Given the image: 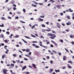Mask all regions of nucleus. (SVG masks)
I'll use <instances>...</instances> for the list:
<instances>
[{"mask_svg":"<svg viewBox=\"0 0 74 74\" xmlns=\"http://www.w3.org/2000/svg\"><path fill=\"white\" fill-rule=\"evenodd\" d=\"M48 35L51 36L50 38L52 39H53L55 38H56V35L55 34H52V33H49L48 34Z\"/></svg>","mask_w":74,"mask_h":74,"instance_id":"f257e3e1","label":"nucleus"},{"mask_svg":"<svg viewBox=\"0 0 74 74\" xmlns=\"http://www.w3.org/2000/svg\"><path fill=\"white\" fill-rule=\"evenodd\" d=\"M3 71L4 74H6L7 71H8V70L6 69H3Z\"/></svg>","mask_w":74,"mask_h":74,"instance_id":"f03ea898","label":"nucleus"},{"mask_svg":"<svg viewBox=\"0 0 74 74\" xmlns=\"http://www.w3.org/2000/svg\"><path fill=\"white\" fill-rule=\"evenodd\" d=\"M51 42L53 43V44H54V45L56 46V47H58V44H57V43H56L54 41H53L52 40H51Z\"/></svg>","mask_w":74,"mask_h":74,"instance_id":"7ed1b4c3","label":"nucleus"},{"mask_svg":"<svg viewBox=\"0 0 74 74\" xmlns=\"http://www.w3.org/2000/svg\"><path fill=\"white\" fill-rule=\"evenodd\" d=\"M57 25L58 28H60V27H61V25H60L59 23H57Z\"/></svg>","mask_w":74,"mask_h":74,"instance_id":"20e7f679","label":"nucleus"},{"mask_svg":"<svg viewBox=\"0 0 74 74\" xmlns=\"http://www.w3.org/2000/svg\"><path fill=\"white\" fill-rule=\"evenodd\" d=\"M26 56H27V57H28V58H29L30 59L32 60H33V58H32L30 56L27 55V54H26L25 55Z\"/></svg>","mask_w":74,"mask_h":74,"instance_id":"39448f33","label":"nucleus"},{"mask_svg":"<svg viewBox=\"0 0 74 74\" xmlns=\"http://www.w3.org/2000/svg\"><path fill=\"white\" fill-rule=\"evenodd\" d=\"M4 35H3V34H2L1 35H0V38H4Z\"/></svg>","mask_w":74,"mask_h":74,"instance_id":"423d86ee","label":"nucleus"},{"mask_svg":"<svg viewBox=\"0 0 74 74\" xmlns=\"http://www.w3.org/2000/svg\"><path fill=\"white\" fill-rule=\"evenodd\" d=\"M39 45H40L41 46V47H43L44 48H47V46H43L41 44H39Z\"/></svg>","mask_w":74,"mask_h":74,"instance_id":"0eeeda50","label":"nucleus"},{"mask_svg":"<svg viewBox=\"0 0 74 74\" xmlns=\"http://www.w3.org/2000/svg\"><path fill=\"white\" fill-rule=\"evenodd\" d=\"M67 67L68 69H72V67L71 66H70L69 64H67Z\"/></svg>","mask_w":74,"mask_h":74,"instance_id":"6e6552de","label":"nucleus"},{"mask_svg":"<svg viewBox=\"0 0 74 74\" xmlns=\"http://www.w3.org/2000/svg\"><path fill=\"white\" fill-rule=\"evenodd\" d=\"M32 65L35 69H37V67H36V64H33Z\"/></svg>","mask_w":74,"mask_h":74,"instance_id":"1a4fd4ad","label":"nucleus"},{"mask_svg":"<svg viewBox=\"0 0 74 74\" xmlns=\"http://www.w3.org/2000/svg\"><path fill=\"white\" fill-rule=\"evenodd\" d=\"M63 60H66V58L65 56L63 57Z\"/></svg>","mask_w":74,"mask_h":74,"instance_id":"9d476101","label":"nucleus"},{"mask_svg":"<svg viewBox=\"0 0 74 74\" xmlns=\"http://www.w3.org/2000/svg\"><path fill=\"white\" fill-rule=\"evenodd\" d=\"M53 71V69H50V72L49 73H52V72Z\"/></svg>","mask_w":74,"mask_h":74,"instance_id":"9b49d317","label":"nucleus"},{"mask_svg":"<svg viewBox=\"0 0 74 74\" xmlns=\"http://www.w3.org/2000/svg\"><path fill=\"white\" fill-rule=\"evenodd\" d=\"M45 30L47 32H51V29H45Z\"/></svg>","mask_w":74,"mask_h":74,"instance_id":"f8f14e48","label":"nucleus"},{"mask_svg":"<svg viewBox=\"0 0 74 74\" xmlns=\"http://www.w3.org/2000/svg\"><path fill=\"white\" fill-rule=\"evenodd\" d=\"M1 19L2 20H7L6 18H5L3 17H1Z\"/></svg>","mask_w":74,"mask_h":74,"instance_id":"ddd939ff","label":"nucleus"},{"mask_svg":"<svg viewBox=\"0 0 74 74\" xmlns=\"http://www.w3.org/2000/svg\"><path fill=\"white\" fill-rule=\"evenodd\" d=\"M22 40L24 41V42L25 43V44H27V42H26V41H25V40H24L23 39H22Z\"/></svg>","mask_w":74,"mask_h":74,"instance_id":"4468645a","label":"nucleus"},{"mask_svg":"<svg viewBox=\"0 0 74 74\" xmlns=\"http://www.w3.org/2000/svg\"><path fill=\"white\" fill-rule=\"evenodd\" d=\"M19 37V35H16V36H15L14 37V38H18Z\"/></svg>","mask_w":74,"mask_h":74,"instance_id":"2eb2a0df","label":"nucleus"},{"mask_svg":"<svg viewBox=\"0 0 74 74\" xmlns=\"http://www.w3.org/2000/svg\"><path fill=\"white\" fill-rule=\"evenodd\" d=\"M26 66H25L24 67H23L22 69L23 70H25V69H26Z\"/></svg>","mask_w":74,"mask_h":74,"instance_id":"dca6fc26","label":"nucleus"},{"mask_svg":"<svg viewBox=\"0 0 74 74\" xmlns=\"http://www.w3.org/2000/svg\"><path fill=\"white\" fill-rule=\"evenodd\" d=\"M5 58V55H3L2 56V59H4Z\"/></svg>","mask_w":74,"mask_h":74,"instance_id":"f3484780","label":"nucleus"},{"mask_svg":"<svg viewBox=\"0 0 74 74\" xmlns=\"http://www.w3.org/2000/svg\"><path fill=\"white\" fill-rule=\"evenodd\" d=\"M31 36L32 37H34V38H36V36L34 35H33V34H31Z\"/></svg>","mask_w":74,"mask_h":74,"instance_id":"a211bd4d","label":"nucleus"},{"mask_svg":"<svg viewBox=\"0 0 74 74\" xmlns=\"http://www.w3.org/2000/svg\"><path fill=\"white\" fill-rule=\"evenodd\" d=\"M69 12H73V10H71V8L69 9Z\"/></svg>","mask_w":74,"mask_h":74,"instance_id":"6ab92c4d","label":"nucleus"},{"mask_svg":"<svg viewBox=\"0 0 74 74\" xmlns=\"http://www.w3.org/2000/svg\"><path fill=\"white\" fill-rule=\"evenodd\" d=\"M24 37L25 38H28V39H31V38H29L28 36H24Z\"/></svg>","mask_w":74,"mask_h":74,"instance_id":"aec40b11","label":"nucleus"},{"mask_svg":"<svg viewBox=\"0 0 74 74\" xmlns=\"http://www.w3.org/2000/svg\"><path fill=\"white\" fill-rule=\"evenodd\" d=\"M10 71V72H11V73L12 74H16L15 73H14L12 72V70Z\"/></svg>","mask_w":74,"mask_h":74,"instance_id":"412c9836","label":"nucleus"},{"mask_svg":"<svg viewBox=\"0 0 74 74\" xmlns=\"http://www.w3.org/2000/svg\"><path fill=\"white\" fill-rule=\"evenodd\" d=\"M10 71V72H11V73L12 74H16L15 73H14L12 72V70Z\"/></svg>","mask_w":74,"mask_h":74,"instance_id":"4be33fe9","label":"nucleus"},{"mask_svg":"<svg viewBox=\"0 0 74 74\" xmlns=\"http://www.w3.org/2000/svg\"><path fill=\"white\" fill-rule=\"evenodd\" d=\"M42 27H45L46 26H45V25L44 24H43L42 25Z\"/></svg>","mask_w":74,"mask_h":74,"instance_id":"5701e85b","label":"nucleus"},{"mask_svg":"<svg viewBox=\"0 0 74 74\" xmlns=\"http://www.w3.org/2000/svg\"><path fill=\"white\" fill-rule=\"evenodd\" d=\"M26 51L27 52H30V50L29 49H27L26 50Z\"/></svg>","mask_w":74,"mask_h":74,"instance_id":"b1692460","label":"nucleus"},{"mask_svg":"<svg viewBox=\"0 0 74 74\" xmlns=\"http://www.w3.org/2000/svg\"><path fill=\"white\" fill-rule=\"evenodd\" d=\"M8 51H9V50H8V49H7V51H5V53L7 54L8 53Z\"/></svg>","mask_w":74,"mask_h":74,"instance_id":"393cba45","label":"nucleus"},{"mask_svg":"<svg viewBox=\"0 0 74 74\" xmlns=\"http://www.w3.org/2000/svg\"><path fill=\"white\" fill-rule=\"evenodd\" d=\"M70 37L71 38H72L73 37H74V36L73 35H72L71 36H70Z\"/></svg>","mask_w":74,"mask_h":74,"instance_id":"a878e982","label":"nucleus"},{"mask_svg":"<svg viewBox=\"0 0 74 74\" xmlns=\"http://www.w3.org/2000/svg\"><path fill=\"white\" fill-rule=\"evenodd\" d=\"M68 63H71V64H72V62L71 61H68Z\"/></svg>","mask_w":74,"mask_h":74,"instance_id":"bb28decb","label":"nucleus"},{"mask_svg":"<svg viewBox=\"0 0 74 74\" xmlns=\"http://www.w3.org/2000/svg\"><path fill=\"white\" fill-rule=\"evenodd\" d=\"M19 18V17L18 16H16L15 17V19H18Z\"/></svg>","mask_w":74,"mask_h":74,"instance_id":"cd10ccee","label":"nucleus"},{"mask_svg":"<svg viewBox=\"0 0 74 74\" xmlns=\"http://www.w3.org/2000/svg\"><path fill=\"white\" fill-rule=\"evenodd\" d=\"M0 26L2 27H4V24H2V25H0Z\"/></svg>","mask_w":74,"mask_h":74,"instance_id":"c85d7f7f","label":"nucleus"},{"mask_svg":"<svg viewBox=\"0 0 74 74\" xmlns=\"http://www.w3.org/2000/svg\"><path fill=\"white\" fill-rule=\"evenodd\" d=\"M14 1H12L10 3V4H14Z\"/></svg>","mask_w":74,"mask_h":74,"instance_id":"c756f323","label":"nucleus"},{"mask_svg":"<svg viewBox=\"0 0 74 74\" xmlns=\"http://www.w3.org/2000/svg\"><path fill=\"white\" fill-rule=\"evenodd\" d=\"M38 42L37 41H33L32 42V43H37Z\"/></svg>","mask_w":74,"mask_h":74,"instance_id":"7c9ffc66","label":"nucleus"},{"mask_svg":"<svg viewBox=\"0 0 74 74\" xmlns=\"http://www.w3.org/2000/svg\"><path fill=\"white\" fill-rule=\"evenodd\" d=\"M4 42H6V43H8V41H7V40H4Z\"/></svg>","mask_w":74,"mask_h":74,"instance_id":"2f4dec72","label":"nucleus"},{"mask_svg":"<svg viewBox=\"0 0 74 74\" xmlns=\"http://www.w3.org/2000/svg\"><path fill=\"white\" fill-rule=\"evenodd\" d=\"M11 66L12 67V66H13V67H14V64H11Z\"/></svg>","mask_w":74,"mask_h":74,"instance_id":"473e14b6","label":"nucleus"},{"mask_svg":"<svg viewBox=\"0 0 74 74\" xmlns=\"http://www.w3.org/2000/svg\"><path fill=\"white\" fill-rule=\"evenodd\" d=\"M40 38H43V39L44 38L43 37V36H41L40 37Z\"/></svg>","mask_w":74,"mask_h":74,"instance_id":"72a5a7b5","label":"nucleus"},{"mask_svg":"<svg viewBox=\"0 0 74 74\" xmlns=\"http://www.w3.org/2000/svg\"><path fill=\"white\" fill-rule=\"evenodd\" d=\"M33 2L34 3V4H38V3L36 2L35 1H34Z\"/></svg>","mask_w":74,"mask_h":74,"instance_id":"f704fd0d","label":"nucleus"},{"mask_svg":"<svg viewBox=\"0 0 74 74\" xmlns=\"http://www.w3.org/2000/svg\"><path fill=\"white\" fill-rule=\"evenodd\" d=\"M66 32H69V29L68 28L67 29H66Z\"/></svg>","mask_w":74,"mask_h":74,"instance_id":"c9c22d12","label":"nucleus"},{"mask_svg":"<svg viewBox=\"0 0 74 74\" xmlns=\"http://www.w3.org/2000/svg\"><path fill=\"white\" fill-rule=\"evenodd\" d=\"M58 54L59 55V56H61V53H60V52H59L58 53Z\"/></svg>","mask_w":74,"mask_h":74,"instance_id":"e433bc0d","label":"nucleus"},{"mask_svg":"<svg viewBox=\"0 0 74 74\" xmlns=\"http://www.w3.org/2000/svg\"><path fill=\"white\" fill-rule=\"evenodd\" d=\"M32 5L33 7H36V6L33 4H32Z\"/></svg>","mask_w":74,"mask_h":74,"instance_id":"4c0bfd02","label":"nucleus"},{"mask_svg":"<svg viewBox=\"0 0 74 74\" xmlns=\"http://www.w3.org/2000/svg\"><path fill=\"white\" fill-rule=\"evenodd\" d=\"M35 47L36 48H40V47L38 46H36Z\"/></svg>","mask_w":74,"mask_h":74,"instance_id":"58836bf2","label":"nucleus"},{"mask_svg":"<svg viewBox=\"0 0 74 74\" xmlns=\"http://www.w3.org/2000/svg\"><path fill=\"white\" fill-rule=\"evenodd\" d=\"M23 11L24 12H26V10H25V9H23Z\"/></svg>","mask_w":74,"mask_h":74,"instance_id":"ea45409f","label":"nucleus"},{"mask_svg":"<svg viewBox=\"0 0 74 74\" xmlns=\"http://www.w3.org/2000/svg\"><path fill=\"white\" fill-rule=\"evenodd\" d=\"M16 61V62H17L18 63H20V62H21V61L19 60H18L17 61Z\"/></svg>","mask_w":74,"mask_h":74,"instance_id":"a19ab883","label":"nucleus"},{"mask_svg":"<svg viewBox=\"0 0 74 74\" xmlns=\"http://www.w3.org/2000/svg\"><path fill=\"white\" fill-rule=\"evenodd\" d=\"M65 50H66V51H67V52H69V50H67L66 48H65Z\"/></svg>","mask_w":74,"mask_h":74,"instance_id":"79ce46f5","label":"nucleus"},{"mask_svg":"<svg viewBox=\"0 0 74 74\" xmlns=\"http://www.w3.org/2000/svg\"><path fill=\"white\" fill-rule=\"evenodd\" d=\"M39 20H40V21H43V19L41 18H39Z\"/></svg>","mask_w":74,"mask_h":74,"instance_id":"37998d69","label":"nucleus"},{"mask_svg":"<svg viewBox=\"0 0 74 74\" xmlns=\"http://www.w3.org/2000/svg\"><path fill=\"white\" fill-rule=\"evenodd\" d=\"M17 14H18V15H19V14H21V13L20 12H17Z\"/></svg>","mask_w":74,"mask_h":74,"instance_id":"c03bdc74","label":"nucleus"},{"mask_svg":"<svg viewBox=\"0 0 74 74\" xmlns=\"http://www.w3.org/2000/svg\"><path fill=\"white\" fill-rule=\"evenodd\" d=\"M50 1L51 3H54V2H55V1H53V0H50Z\"/></svg>","mask_w":74,"mask_h":74,"instance_id":"a18cd8bd","label":"nucleus"},{"mask_svg":"<svg viewBox=\"0 0 74 74\" xmlns=\"http://www.w3.org/2000/svg\"><path fill=\"white\" fill-rule=\"evenodd\" d=\"M7 34H10V32H6Z\"/></svg>","mask_w":74,"mask_h":74,"instance_id":"49530a36","label":"nucleus"},{"mask_svg":"<svg viewBox=\"0 0 74 74\" xmlns=\"http://www.w3.org/2000/svg\"><path fill=\"white\" fill-rule=\"evenodd\" d=\"M62 69H66V66H63L62 67Z\"/></svg>","mask_w":74,"mask_h":74,"instance_id":"de8ad7c7","label":"nucleus"},{"mask_svg":"<svg viewBox=\"0 0 74 74\" xmlns=\"http://www.w3.org/2000/svg\"><path fill=\"white\" fill-rule=\"evenodd\" d=\"M32 45L33 46V47H36V45L34 44H32Z\"/></svg>","mask_w":74,"mask_h":74,"instance_id":"09e8293b","label":"nucleus"},{"mask_svg":"<svg viewBox=\"0 0 74 74\" xmlns=\"http://www.w3.org/2000/svg\"><path fill=\"white\" fill-rule=\"evenodd\" d=\"M52 52H53L54 53H57V52H56V51H52Z\"/></svg>","mask_w":74,"mask_h":74,"instance_id":"8fccbe9b","label":"nucleus"},{"mask_svg":"<svg viewBox=\"0 0 74 74\" xmlns=\"http://www.w3.org/2000/svg\"><path fill=\"white\" fill-rule=\"evenodd\" d=\"M60 42H63V40L60 39Z\"/></svg>","mask_w":74,"mask_h":74,"instance_id":"3c124183","label":"nucleus"},{"mask_svg":"<svg viewBox=\"0 0 74 74\" xmlns=\"http://www.w3.org/2000/svg\"><path fill=\"white\" fill-rule=\"evenodd\" d=\"M50 45V47L52 48H53V45L52 44H51Z\"/></svg>","mask_w":74,"mask_h":74,"instance_id":"603ef678","label":"nucleus"},{"mask_svg":"<svg viewBox=\"0 0 74 74\" xmlns=\"http://www.w3.org/2000/svg\"><path fill=\"white\" fill-rule=\"evenodd\" d=\"M46 58L47 59H49V56H47Z\"/></svg>","mask_w":74,"mask_h":74,"instance_id":"864d4df0","label":"nucleus"},{"mask_svg":"<svg viewBox=\"0 0 74 74\" xmlns=\"http://www.w3.org/2000/svg\"><path fill=\"white\" fill-rule=\"evenodd\" d=\"M34 27H35V25H33V26L32 27V29H34Z\"/></svg>","mask_w":74,"mask_h":74,"instance_id":"5fc2aeb1","label":"nucleus"},{"mask_svg":"<svg viewBox=\"0 0 74 74\" xmlns=\"http://www.w3.org/2000/svg\"><path fill=\"white\" fill-rule=\"evenodd\" d=\"M50 62L51 64H52V63H53V61H52V60H51L50 61Z\"/></svg>","mask_w":74,"mask_h":74,"instance_id":"6e6d98bb","label":"nucleus"},{"mask_svg":"<svg viewBox=\"0 0 74 74\" xmlns=\"http://www.w3.org/2000/svg\"><path fill=\"white\" fill-rule=\"evenodd\" d=\"M13 10H16V8H15V7H14L13 8Z\"/></svg>","mask_w":74,"mask_h":74,"instance_id":"4d7b16f0","label":"nucleus"},{"mask_svg":"<svg viewBox=\"0 0 74 74\" xmlns=\"http://www.w3.org/2000/svg\"><path fill=\"white\" fill-rule=\"evenodd\" d=\"M52 32L53 33H56V32H55V31L53 30L52 31Z\"/></svg>","mask_w":74,"mask_h":74,"instance_id":"13d9d810","label":"nucleus"},{"mask_svg":"<svg viewBox=\"0 0 74 74\" xmlns=\"http://www.w3.org/2000/svg\"><path fill=\"white\" fill-rule=\"evenodd\" d=\"M71 44H72V45H74V42L73 41L72 42Z\"/></svg>","mask_w":74,"mask_h":74,"instance_id":"bf43d9fd","label":"nucleus"},{"mask_svg":"<svg viewBox=\"0 0 74 74\" xmlns=\"http://www.w3.org/2000/svg\"><path fill=\"white\" fill-rule=\"evenodd\" d=\"M40 18H44V16H40Z\"/></svg>","mask_w":74,"mask_h":74,"instance_id":"052dcab7","label":"nucleus"},{"mask_svg":"<svg viewBox=\"0 0 74 74\" xmlns=\"http://www.w3.org/2000/svg\"><path fill=\"white\" fill-rule=\"evenodd\" d=\"M46 24H47V25H49V22H47L46 23Z\"/></svg>","mask_w":74,"mask_h":74,"instance_id":"680f3d73","label":"nucleus"},{"mask_svg":"<svg viewBox=\"0 0 74 74\" xmlns=\"http://www.w3.org/2000/svg\"><path fill=\"white\" fill-rule=\"evenodd\" d=\"M39 5H43V3H39Z\"/></svg>","mask_w":74,"mask_h":74,"instance_id":"e2e57ef3","label":"nucleus"},{"mask_svg":"<svg viewBox=\"0 0 74 74\" xmlns=\"http://www.w3.org/2000/svg\"><path fill=\"white\" fill-rule=\"evenodd\" d=\"M24 59L25 60H28V59H27V58H24Z\"/></svg>","mask_w":74,"mask_h":74,"instance_id":"0e129e2a","label":"nucleus"},{"mask_svg":"<svg viewBox=\"0 0 74 74\" xmlns=\"http://www.w3.org/2000/svg\"><path fill=\"white\" fill-rule=\"evenodd\" d=\"M67 18H68V19H70V16H68Z\"/></svg>","mask_w":74,"mask_h":74,"instance_id":"69168bd1","label":"nucleus"},{"mask_svg":"<svg viewBox=\"0 0 74 74\" xmlns=\"http://www.w3.org/2000/svg\"><path fill=\"white\" fill-rule=\"evenodd\" d=\"M66 24L67 25H70V23H66Z\"/></svg>","mask_w":74,"mask_h":74,"instance_id":"338daca9","label":"nucleus"},{"mask_svg":"<svg viewBox=\"0 0 74 74\" xmlns=\"http://www.w3.org/2000/svg\"><path fill=\"white\" fill-rule=\"evenodd\" d=\"M29 72H26V73H25L26 74H29Z\"/></svg>","mask_w":74,"mask_h":74,"instance_id":"774afa93","label":"nucleus"}]
</instances>
